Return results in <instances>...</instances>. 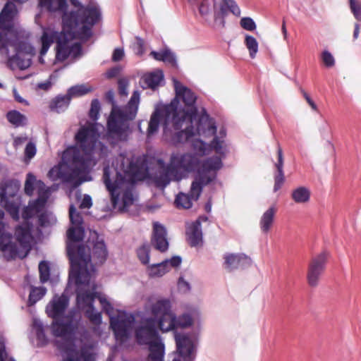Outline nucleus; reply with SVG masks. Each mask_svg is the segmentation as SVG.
I'll return each instance as SVG.
<instances>
[{
    "mask_svg": "<svg viewBox=\"0 0 361 361\" xmlns=\"http://www.w3.org/2000/svg\"><path fill=\"white\" fill-rule=\"evenodd\" d=\"M72 4L78 7L75 11H66L67 0H39V5L49 12L63 11L62 31L58 37L56 58L64 61L70 56V42L76 38L83 42L92 36V27L100 18L99 9L94 6H83L77 0Z\"/></svg>",
    "mask_w": 361,
    "mask_h": 361,
    "instance_id": "obj_1",
    "label": "nucleus"
},
{
    "mask_svg": "<svg viewBox=\"0 0 361 361\" xmlns=\"http://www.w3.org/2000/svg\"><path fill=\"white\" fill-rule=\"evenodd\" d=\"M96 240H93L92 252L90 248L84 245L76 246L70 243L67 246V254L71 262L69 276L75 280L76 285L88 284L90 274L88 267L101 265L107 259L108 251L104 241L99 239L97 233L94 234Z\"/></svg>",
    "mask_w": 361,
    "mask_h": 361,
    "instance_id": "obj_2",
    "label": "nucleus"
},
{
    "mask_svg": "<svg viewBox=\"0 0 361 361\" xmlns=\"http://www.w3.org/2000/svg\"><path fill=\"white\" fill-rule=\"evenodd\" d=\"M199 159L190 153L172 154L169 163L163 159L157 160V169L152 179L157 188L164 189L171 181H180L185 173H190L199 165Z\"/></svg>",
    "mask_w": 361,
    "mask_h": 361,
    "instance_id": "obj_3",
    "label": "nucleus"
},
{
    "mask_svg": "<svg viewBox=\"0 0 361 361\" xmlns=\"http://www.w3.org/2000/svg\"><path fill=\"white\" fill-rule=\"evenodd\" d=\"M222 167L220 157L214 156L204 159L197 170V174L192 181L189 194L179 192L175 199V204L178 209H190L192 201H197L204 186L207 185L216 178L217 171Z\"/></svg>",
    "mask_w": 361,
    "mask_h": 361,
    "instance_id": "obj_4",
    "label": "nucleus"
},
{
    "mask_svg": "<svg viewBox=\"0 0 361 361\" xmlns=\"http://www.w3.org/2000/svg\"><path fill=\"white\" fill-rule=\"evenodd\" d=\"M61 159V164L48 172V177L53 181L61 180L63 183H72L92 165L87 161V159H82L81 152L75 146L67 148Z\"/></svg>",
    "mask_w": 361,
    "mask_h": 361,
    "instance_id": "obj_5",
    "label": "nucleus"
},
{
    "mask_svg": "<svg viewBox=\"0 0 361 361\" xmlns=\"http://www.w3.org/2000/svg\"><path fill=\"white\" fill-rule=\"evenodd\" d=\"M139 102L140 94L135 91L123 109L113 106L106 124L109 137L117 141L127 140L130 128L128 121L136 117Z\"/></svg>",
    "mask_w": 361,
    "mask_h": 361,
    "instance_id": "obj_6",
    "label": "nucleus"
},
{
    "mask_svg": "<svg viewBox=\"0 0 361 361\" xmlns=\"http://www.w3.org/2000/svg\"><path fill=\"white\" fill-rule=\"evenodd\" d=\"M155 319H142L135 327V337L140 345H148L149 354L147 361H163L164 345L161 342ZM173 361H180L174 360Z\"/></svg>",
    "mask_w": 361,
    "mask_h": 361,
    "instance_id": "obj_7",
    "label": "nucleus"
},
{
    "mask_svg": "<svg viewBox=\"0 0 361 361\" xmlns=\"http://www.w3.org/2000/svg\"><path fill=\"white\" fill-rule=\"evenodd\" d=\"M176 97L181 99L185 106L192 107L190 111H178L173 105H169L164 107V116L166 123L171 120L173 127L175 130L182 128L183 122L188 121L191 124L195 118L197 109L194 104L197 97L193 92L189 88L183 86L180 82L175 81L174 83Z\"/></svg>",
    "mask_w": 361,
    "mask_h": 361,
    "instance_id": "obj_8",
    "label": "nucleus"
},
{
    "mask_svg": "<svg viewBox=\"0 0 361 361\" xmlns=\"http://www.w3.org/2000/svg\"><path fill=\"white\" fill-rule=\"evenodd\" d=\"M115 177L111 180V172L109 166L104 168L103 180L107 190L111 195V201L114 209L118 208L120 211H126L133 204L134 198L132 190L126 189L122 195V204H119V194L117 190L121 188L126 183V179L123 174L114 170Z\"/></svg>",
    "mask_w": 361,
    "mask_h": 361,
    "instance_id": "obj_9",
    "label": "nucleus"
},
{
    "mask_svg": "<svg viewBox=\"0 0 361 361\" xmlns=\"http://www.w3.org/2000/svg\"><path fill=\"white\" fill-rule=\"evenodd\" d=\"M145 309L152 315L151 318L156 319L160 331L167 332L174 329V314L171 311L169 300L161 299L154 302L149 300Z\"/></svg>",
    "mask_w": 361,
    "mask_h": 361,
    "instance_id": "obj_10",
    "label": "nucleus"
},
{
    "mask_svg": "<svg viewBox=\"0 0 361 361\" xmlns=\"http://www.w3.org/2000/svg\"><path fill=\"white\" fill-rule=\"evenodd\" d=\"M98 132L94 124H89L80 128L75 135L78 149L81 152V157L83 159L91 164L93 163V152L98 140Z\"/></svg>",
    "mask_w": 361,
    "mask_h": 361,
    "instance_id": "obj_11",
    "label": "nucleus"
},
{
    "mask_svg": "<svg viewBox=\"0 0 361 361\" xmlns=\"http://www.w3.org/2000/svg\"><path fill=\"white\" fill-rule=\"evenodd\" d=\"M56 346L61 352L67 355V357L63 361H94L92 350V345L84 344L81 346L80 351L75 350L73 340L71 338H62L56 340Z\"/></svg>",
    "mask_w": 361,
    "mask_h": 361,
    "instance_id": "obj_12",
    "label": "nucleus"
},
{
    "mask_svg": "<svg viewBox=\"0 0 361 361\" xmlns=\"http://www.w3.org/2000/svg\"><path fill=\"white\" fill-rule=\"evenodd\" d=\"M17 13L16 6L12 1H8L0 13V54L8 55V46L11 43L7 34L13 27V20Z\"/></svg>",
    "mask_w": 361,
    "mask_h": 361,
    "instance_id": "obj_13",
    "label": "nucleus"
},
{
    "mask_svg": "<svg viewBox=\"0 0 361 361\" xmlns=\"http://www.w3.org/2000/svg\"><path fill=\"white\" fill-rule=\"evenodd\" d=\"M327 257V253L323 252L310 260L307 273V280L310 286H318L320 277L325 270Z\"/></svg>",
    "mask_w": 361,
    "mask_h": 361,
    "instance_id": "obj_14",
    "label": "nucleus"
},
{
    "mask_svg": "<svg viewBox=\"0 0 361 361\" xmlns=\"http://www.w3.org/2000/svg\"><path fill=\"white\" fill-rule=\"evenodd\" d=\"M32 224L25 221L23 224L18 225L15 230V236L19 243L20 253L24 252L25 257L31 250V242L32 235L31 234Z\"/></svg>",
    "mask_w": 361,
    "mask_h": 361,
    "instance_id": "obj_15",
    "label": "nucleus"
},
{
    "mask_svg": "<svg viewBox=\"0 0 361 361\" xmlns=\"http://www.w3.org/2000/svg\"><path fill=\"white\" fill-rule=\"evenodd\" d=\"M204 115H202V117L199 119L197 122V126L196 128L193 127L192 125L190 126H187L184 130H182L178 133V139L180 141H182V137L185 135V140L188 141L191 137H192L195 133L198 135L204 134V131L202 128V123L204 121L206 122L207 130L211 133L212 135H215L216 133V128L214 124H211L207 121L208 115L207 114L205 110H204Z\"/></svg>",
    "mask_w": 361,
    "mask_h": 361,
    "instance_id": "obj_16",
    "label": "nucleus"
},
{
    "mask_svg": "<svg viewBox=\"0 0 361 361\" xmlns=\"http://www.w3.org/2000/svg\"><path fill=\"white\" fill-rule=\"evenodd\" d=\"M224 259V267L229 272L244 269L251 264V259L244 254L226 253Z\"/></svg>",
    "mask_w": 361,
    "mask_h": 361,
    "instance_id": "obj_17",
    "label": "nucleus"
},
{
    "mask_svg": "<svg viewBox=\"0 0 361 361\" xmlns=\"http://www.w3.org/2000/svg\"><path fill=\"white\" fill-rule=\"evenodd\" d=\"M151 243L155 249L161 252L168 250L169 243L166 239V231L164 226L159 222H154L153 224V233Z\"/></svg>",
    "mask_w": 361,
    "mask_h": 361,
    "instance_id": "obj_18",
    "label": "nucleus"
},
{
    "mask_svg": "<svg viewBox=\"0 0 361 361\" xmlns=\"http://www.w3.org/2000/svg\"><path fill=\"white\" fill-rule=\"evenodd\" d=\"M110 325L117 341L124 342L129 338L131 330L130 321L111 318Z\"/></svg>",
    "mask_w": 361,
    "mask_h": 361,
    "instance_id": "obj_19",
    "label": "nucleus"
},
{
    "mask_svg": "<svg viewBox=\"0 0 361 361\" xmlns=\"http://www.w3.org/2000/svg\"><path fill=\"white\" fill-rule=\"evenodd\" d=\"M0 250L11 259L20 256V249L16 243L11 240V235L6 233L0 235Z\"/></svg>",
    "mask_w": 361,
    "mask_h": 361,
    "instance_id": "obj_20",
    "label": "nucleus"
},
{
    "mask_svg": "<svg viewBox=\"0 0 361 361\" xmlns=\"http://www.w3.org/2000/svg\"><path fill=\"white\" fill-rule=\"evenodd\" d=\"M175 340L179 355L184 358L189 357L193 350L192 340L187 335L182 334H176Z\"/></svg>",
    "mask_w": 361,
    "mask_h": 361,
    "instance_id": "obj_21",
    "label": "nucleus"
},
{
    "mask_svg": "<svg viewBox=\"0 0 361 361\" xmlns=\"http://www.w3.org/2000/svg\"><path fill=\"white\" fill-rule=\"evenodd\" d=\"M277 212V207L271 205L262 215L259 219V228L263 234H268L271 230L275 220V216Z\"/></svg>",
    "mask_w": 361,
    "mask_h": 361,
    "instance_id": "obj_22",
    "label": "nucleus"
},
{
    "mask_svg": "<svg viewBox=\"0 0 361 361\" xmlns=\"http://www.w3.org/2000/svg\"><path fill=\"white\" fill-rule=\"evenodd\" d=\"M277 155L278 161L275 164V167L277 170V174H276L274 176V192L278 191L282 187L285 181L283 173V155L282 149L279 142H277Z\"/></svg>",
    "mask_w": 361,
    "mask_h": 361,
    "instance_id": "obj_23",
    "label": "nucleus"
},
{
    "mask_svg": "<svg viewBox=\"0 0 361 361\" xmlns=\"http://www.w3.org/2000/svg\"><path fill=\"white\" fill-rule=\"evenodd\" d=\"M68 305V299L67 297L62 295L54 298L52 300L51 309L47 310L49 317L54 320L59 319L64 313Z\"/></svg>",
    "mask_w": 361,
    "mask_h": 361,
    "instance_id": "obj_24",
    "label": "nucleus"
},
{
    "mask_svg": "<svg viewBox=\"0 0 361 361\" xmlns=\"http://www.w3.org/2000/svg\"><path fill=\"white\" fill-rule=\"evenodd\" d=\"M187 240L191 247L198 245L202 241V233L200 221H195L192 223L186 230Z\"/></svg>",
    "mask_w": 361,
    "mask_h": 361,
    "instance_id": "obj_25",
    "label": "nucleus"
},
{
    "mask_svg": "<svg viewBox=\"0 0 361 361\" xmlns=\"http://www.w3.org/2000/svg\"><path fill=\"white\" fill-rule=\"evenodd\" d=\"M11 44H8V55L1 54L2 56H5L8 58V65L12 68H19L21 70H24L28 68L30 65V61L29 59H22L17 53L13 56H9V47H13L14 51H16V48L13 42L10 41Z\"/></svg>",
    "mask_w": 361,
    "mask_h": 361,
    "instance_id": "obj_26",
    "label": "nucleus"
},
{
    "mask_svg": "<svg viewBox=\"0 0 361 361\" xmlns=\"http://www.w3.org/2000/svg\"><path fill=\"white\" fill-rule=\"evenodd\" d=\"M71 99L69 95H57L49 103V108L51 111L61 113L64 111L68 106Z\"/></svg>",
    "mask_w": 361,
    "mask_h": 361,
    "instance_id": "obj_27",
    "label": "nucleus"
},
{
    "mask_svg": "<svg viewBox=\"0 0 361 361\" xmlns=\"http://www.w3.org/2000/svg\"><path fill=\"white\" fill-rule=\"evenodd\" d=\"M52 334L56 337L66 338L73 333V328L71 322L63 323L58 319L55 320L51 325Z\"/></svg>",
    "mask_w": 361,
    "mask_h": 361,
    "instance_id": "obj_28",
    "label": "nucleus"
},
{
    "mask_svg": "<svg viewBox=\"0 0 361 361\" xmlns=\"http://www.w3.org/2000/svg\"><path fill=\"white\" fill-rule=\"evenodd\" d=\"M163 73L161 71L145 74L142 78L144 88L155 89L163 80Z\"/></svg>",
    "mask_w": 361,
    "mask_h": 361,
    "instance_id": "obj_29",
    "label": "nucleus"
},
{
    "mask_svg": "<svg viewBox=\"0 0 361 361\" xmlns=\"http://www.w3.org/2000/svg\"><path fill=\"white\" fill-rule=\"evenodd\" d=\"M164 111V109L161 111V113L159 112V111H155L152 114L147 128V134L149 136L157 132L161 118L163 117L164 118H165ZM164 123L166 126H167L169 123H171L173 125L171 120H170L169 122L166 123V119H164Z\"/></svg>",
    "mask_w": 361,
    "mask_h": 361,
    "instance_id": "obj_30",
    "label": "nucleus"
},
{
    "mask_svg": "<svg viewBox=\"0 0 361 361\" xmlns=\"http://www.w3.org/2000/svg\"><path fill=\"white\" fill-rule=\"evenodd\" d=\"M60 35V32H48L47 31H44L43 34L41 37V42H42V48L40 50V54L44 55L50 46L54 42L57 43L58 37Z\"/></svg>",
    "mask_w": 361,
    "mask_h": 361,
    "instance_id": "obj_31",
    "label": "nucleus"
},
{
    "mask_svg": "<svg viewBox=\"0 0 361 361\" xmlns=\"http://www.w3.org/2000/svg\"><path fill=\"white\" fill-rule=\"evenodd\" d=\"M150 277H160L169 271V261L164 260L160 263L154 264L147 267Z\"/></svg>",
    "mask_w": 361,
    "mask_h": 361,
    "instance_id": "obj_32",
    "label": "nucleus"
},
{
    "mask_svg": "<svg viewBox=\"0 0 361 361\" xmlns=\"http://www.w3.org/2000/svg\"><path fill=\"white\" fill-rule=\"evenodd\" d=\"M8 121L15 127L24 126L27 123V117L16 110H11L6 115Z\"/></svg>",
    "mask_w": 361,
    "mask_h": 361,
    "instance_id": "obj_33",
    "label": "nucleus"
},
{
    "mask_svg": "<svg viewBox=\"0 0 361 361\" xmlns=\"http://www.w3.org/2000/svg\"><path fill=\"white\" fill-rule=\"evenodd\" d=\"M310 197V191L306 187H298L291 192V198L295 203L307 202Z\"/></svg>",
    "mask_w": 361,
    "mask_h": 361,
    "instance_id": "obj_34",
    "label": "nucleus"
},
{
    "mask_svg": "<svg viewBox=\"0 0 361 361\" xmlns=\"http://www.w3.org/2000/svg\"><path fill=\"white\" fill-rule=\"evenodd\" d=\"M67 236L70 242L67 244V245L70 243H73L76 245V243L82 241L85 237V230L82 226H73L71 227L67 231Z\"/></svg>",
    "mask_w": 361,
    "mask_h": 361,
    "instance_id": "obj_35",
    "label": "nucleus"
},
{
    "mask_svg": "<svg viewBox=\"0 0 361 361\" xmlns=\"http://www.w3.org/2000/svg\"><path fill=\"white\" fill-rule=\"evenodd\" d=\"M97 296V293H77V302L79 305L87 307V309L94 307L93 302Z\"/></svg>",
    "mask_w": 361,
    "mask_h": 361,
    "instance_id": "obj_36",
    "label": "nucleus"
},
{
    "mask_svg": "<svg viewBox=\"0 0 361 361\" xmlns=\"http://www.w3.org/2000/svg\"><path fill=\"white\" fill-rule=\"evenodd\" d=\"M93 90L92 87L87 85H78L70 87L68 90L67 95L71 100L72 97H80L85 95Z\"/></svg>",
    "mask_w": 361,
    "mask_h": 361,
    "instance_id": "obj_37",
    "label": "nucleus"
},
{
    "mask_svg": "<svg viewBox=\"0 0 361 361\" xmlns=\"http://www.w3.org/2000/svg\"><path fill=\"white\" fill-rule=\"evenodd\" d=\"M226 9L237 17L240 15V9L234 0H222L220 11L223 16L226 13Z\"/></svg>",
    "mask_w": 361,
    "mask_h": 361,
    "instance_id": "obj_38",
    "label": "nucleus"
},
{
    "mask_svg": "<svg viewBox=\"0 0 361 361\" xmlns=\"http://www.w3.org/2000/svg\"><path fill=\"white\" fill-rule=\"evenodd\" d=\"M245 44L249 51L250 58L254 59L258 51V42L257 39L251 35H246Z\"/></svg>",
    "mask_w": 361,
    "mask_h": 361,
    "instance_id": "obj_39",
    "label": "nucleus"
},
{
    "mask_svg": "<svg viewBox=\"0 0 361 361\" xmlns=\"http://www.w3.org/2000/svg\"><path fill=\"white\" fill-rule=\"evenodd\" d=\"M46 292L47 289L44 287L32 288L29 295V303L34 305L43 298Z\"/></svg>",
    "mask_w": 361,
    "mask_h": 361,
    "instance_id": "obj_40",
    "label": "nucleus"
},
{
    "mask_svg": "<svg viewBox=\"0 0 361 361\" xmlns=\"http://www.w3.org/2000/svg\"><path fill=\"white\" fill-rule=\"evenodd\" d=\"M39 279L42 283H46L50 278V267L46 261H42L39 264Z\"/></svg>",
    "mask_w": 361,
    "mask_h": 361,
    "instance_id": "obj_41",
    "label": "nucleus"
},
{
    "mask_svg": "<svg viewBox=\"0 0 361 361\" xmlns=\"http://www.w3.org/2000/svg\"><path fill=\"white\" fill-rule=\"evenodd\" d=\"M69 217L71 222L74 226H82L83 219L81 214L76 211L74 205L69 207Z\"/></svg>",
    "mask_w": 361,
    "mask_h": 361,
    "instance_id": "obj_42",
    "label": "nucleus"
},
{
    "mask_svg": "<svg viewBox=\"0 0 361 361\" xmlns=\"http://www.w3.org/2000/svg\"><path fill=\"white\" fill-rule=\"evenodd\" d=\"M149 245L145 244L137 250V255L143 264H148L149 260Z\"/></svg>",
    "mask_w": 361,
    "mask_h": 361,
    "instance_id": "obj_43",
    "label": "nucleus"
},
{
    "mask_svg": "<svg viewBox=\"0 0 361 361\" xmlns=\"http://www.w3.org/2000/svg\"><path fill=\"white\" fill-rule=\"evenodd\" d=\"M174 329L178 327L185 328L190 326L192 324V319L189 314H183L182 316L176 318L174 314Z\"/></svg>",
    "mask_w": 361,
    "mask_h": 361,
    "instance_id": "obj_44",
    "label": "nucleus"
},
{
    "mask_svg": "<svg viewBox=\"0 0 361 361\" xmlns=\"http://www.w3.org/2000/svg\"><path fill=\"white\" fill-rule=\"evenodd\" d=\"M36 187L37 189L38 199L41 200L44 202H47L49 196V190L46 188L45 184L42 180H37L36 183Z\"/></svg>",
    "mask_w": 361,
    "mask_h": 361,
    "instance_id": "obj_45",
    "label": "nucleus"
},
{
    "mask_svg": "<svg viewBox=\"0 0 361 361\" xmlns=\"http://www.w3.org/2000/svg\"><path fill=\"white\" fill-rule=\"evenodd\" d=\"M192 148L199 156H203L206 154L208 146L207 144L201 140L196 139L192 142Z\"/></svg>",
    "mask_w": 361,
    "mask_h": 361,
    "instance_id": "obj_46",
    "label": "nucleus"
},
{
    "mask_svg": "<svg viewBox=\"0 0 361 361\" xmlns=\"http://www.w3.org/2000/svg\"><path fill=\"white\" fill-rule=\"evenodd\" d=\"M350 11L357 21H361V1L359 0H348Z\"/></svg>",
    "mask_w": 361,
    "mask_h": 361,
    "instance_id": "obj_47",
    "label": "nucleus"
},
{
    "mask_svg": "<svg viewBox=\"0 0 361 361\" xmlns=\"http://www.w3.org/2000/svg\"><path fill=\"white\" fill-rule=\"evenodd\" d=\"M37 183L35 176L32 173L27 175L25 183V192L27 195L30 196L33 194L35 188L34 184Z\"/></svg>",
    "mask_w": 361,
    "mask_h": 361,
    "instance_id": "obj_48",
    "label": "nucleus"
},
{
    "mask_svg": "<svg viewBox=\"0 0 361 361\" xmlns=\"http://www.w3.org/2000/svg\"><path fill=\"white\" fill-rule=\"evenodd\" d=\"M85 316L89 320L95 325H99L102 322V315L99 312H95L94 307L87 309Z\"/></svg>",
    "mask_w": 361,
    "mask_h": 361,
    "instance_id": "obj_49",
    "label": "nucleus"
},
{
    "mask_svg": "<svg viewBox=\"0 0 361 361\" xmlns=\"http://www.w3.org/2000/svg\"><path fill=\"white\" fill-rule=\"evenodd\" d=\"M214 6L215 0H202L199 6V11L202 16L207 15Z\"/></svg>",
    "mask_w": 361,
    "mask_h": 361,
    "instance_id": "obj_50",
    "label": "nucleus"
},
{
    "mask_svg": "<svg viewBox=\"0 0 361 361\" xmlns=\"http://www.w3.org/2000/svg\"><path fill=\"white\" fill-rule=\"evenodd\" d=\"M100 110V104L98 99H94L91 102V108L89 112V116L93 121L98 119L99 112Z\"/></svg>",
    "mask_w": 361,
    "mask_h": 361,
    "instance_id": "obj_51",
    "label": "nucleus"
},
{
    "mask_svg": "<svg viewBox=\"0 0 361 361\" xmlns=\"http://www.w3.org/2000/svg\"><path fill=\"white\" fill-rule=\"evenodd\" d=\"M36 152L37 149L35 144L32 142H29L25 148V159L27 160H30L35 156Z\"/></svg>",
    "mask_w": 361,
    "mask_h": 361,
    "instance_id": "obj_52",
    "label": "nucleus"
},
{
    "mask_svg": "<svg viewBox=\"0 0 361 361\" xmlns=\"http://www.w3.org/2000/svg\"><path fill=\"white\" fill-rule=\"evenodd\" d=\"M240 26L248 31H252L256 29V24L254 20L249 17H244L240 20Z\"/></svg>",
    "mask_w": 361,
    "mask_h": 361,
    "instance_id": "obj_53",
    "label": "nucleus"
},
{
    "mask_svg": "<svg viewBox=\"0 0 361 361\" xmlns=\"http://www.w3.org/2000/svg\"><path fill=\"white\" fill-rule=\"evenodd\" d=\"M224 140H221L219 137L215 136L208 147L213 149L217 154L222 153Z\"/></svg>",
    "mask_w": 361,
    "mask_h": 361,
    "instance_id": "obj_54",
    "label": "nucleus"
},
{
    "mask_svg": "<svg viewBox=\"0 0 361 361\" xmlns=\"http://www.w3.org/2000/svg\"><path fill=\"white\" fill-rule=\"evenodd\" d=\"M70 56L73 58H77L82 54V46L79 42L70 43Z\"/></svg>",
    "mask_w": 361,
    "mask_h": 361,
    "instance_id": "obj_55",
    "label": "nucleus"
},
{
    "mask_svg": "<svg viewBox=\"0 0 361 361\" xmlns=\"http://www.w3.org/2000/svg\"><path fill=\"white\" fill-rule=\"evenodd\" d=\"M322 59L323 63L326 67H332L335 63L334 56L328 51H324L322 52Z\"/></svg>",
    "mask_w": 361,
    "mask_h": 361,
    "instance_id": "obj_56",
    "label": "nucleus"
},
{
    "mask_svg": "<svg viewBox=\"0 0 361 361\" xmlns=\"http://www.w3.org/2000/svg\"><path fill=\"white\" fill-rule=\"evenodd\" d=\"M46 202H44L41 200L37 198L34 202L29 204V207L36 214L40 213L44 208Z\"/></svg>",
    "mask_w": 361,
    "mask_h": 361,
    "instance_id": "obj_57",
    "label": "nucleus"
},
{
    "mask_svg": "<svg viewBox=\"0 0 361 361\" xmlns=\"http://www.w3.org/2000/svg\"><path fill=\"white\" fill-rule=\"evenodd\" d=\"M118 94L121 96L126 97L128 95V90H127L128 85V80L124 78L119 79L118 81Z\"/></svg>",
    "mask_w": 361,
    "mask_h": 361,
    "instance_id": "obj_58",
    "label": "nucleus"
},
{
    "mask_svg": "<svg viewBox=\"0 0 361 361\" xmlns=\"http://www.w3.org/2000/svg\"><path fill=\"white\" fill-rule=\"evenodd\" d=\"M164 62H167L173 66L176 64V58L174 54L169 50H164Z\"/></svg>",
    "mask_w": 361,
    "mask_h": 361,
    "instance_id": "obj_59",
    "label": "nucleus"
},
{
    "mask_svg": "<svg viewBox=\"0 0 361 361\" xmlns=\"http://www.w3.org/2000/svg\"><path fill=\"white\" fill-rule=\"evenodd\" d=\"M144 41L141 38L136 37V42L134 44V50L137 54L142 55L144 53Z\"/></svg>",
    "mask_w": 361,
    "mask_h": 361,
    "instance_id": "obj_60",
    "label": "nucleus"
},
{
    "mask_svg": "<svg viewBox=\"0 0 361 361\" xmlns=\"http://www.w3.org/2000/svg\"><path fill=\"white\" fill-rule=\"evenodd\" d=\"M100 303L102 304L104 310L107 313L110 314L113 311V307L111 303L104 297H98Z\"/></svg>",
    "mask_w": 361,
    "mask_h": 361,
    "instance_id": "obj_61",
    "label": "nucleus"
},
{
    "mask_svg": "<svg viewBox=\"0 0 361 361\" xmlns=\"http://www.w3.org/2000/svg\"><path fill=\"white\" fill-rule=\"evenodd\" d=\"M92 202L91 197L88 195H85L81 202H80L79 207L81 209H89L92 207Z\"/></svg>",
    "mask_w": 361,
    "mask_h": 361,
    "instance_id": "obj_62",
    "label": "nucleus"
},
{
    "mask_svg": "<svg viewBox=\"0 0 361 361\" xmlns=\"http://www.w3.org/2000/svg\"><path fill=\"white\" fill-rule=\"evenodd\" d=\"M38 223L42 227L47 226L49 224L48 215L46 212H42L38 216Z\"/></svg>",
    "mask_w": 361,
    "mask_h": 361,
    "instance_id": "obj_63",
    "label": "nucleus"
},
{
    "mask_svg": "<svg viewBox=\"0 0 361 361\" xmlns=\"http://www.w3.org/2000/svg\"><path fill=\"white\" fill-rule=\"evenodd\" d=\"M124 56V52L123 49H116L114 51L113 55H112V60L114 61H121Z\"/></svg>",
    "mask_w": 361,
    "mask_h": 361,
    "instance_id": "obj_64",
    "label": "nucleus"
}]
</instances>
